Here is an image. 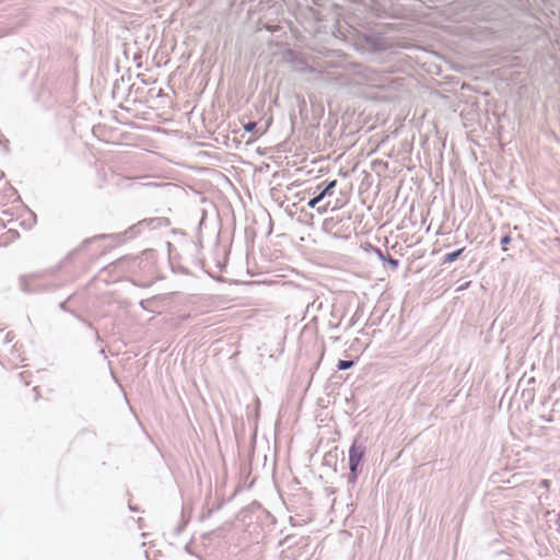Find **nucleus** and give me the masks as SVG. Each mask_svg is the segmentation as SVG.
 <instances>
[{
	"instance_id": "obj_6",
	"label": "nucleus",
	"mask_w": 560,
	"mask_h": 560,
	"mask_svg": "<svg viewBox=\"0 0 560 560\" xmlns=\"http://www.w3.org/2000/svg\"><path fill=\"white\" fill-rule=\"evenodd\" d=\"M386 261L389 264V266L393 268V269H396L399 265L398 260L395 259V258H387Z\"/></svg>"
},
{
	"instance_id": "obj_5",
	"label": "nucleus",
	"mask_w": 560,
	"mask_h": 560,
	"mask_svg": "<svg viewBox=\"0 0 560 560\" xmlns=\"http://www.w3.org/2000/svg\"><path fill=\"white\" fill-rule=\"evenodd\" d=\"M256 126H257V124H256V122H254V121H249V122H247L246 125H244V129H245L246 131H248V132H252V131H254V130H255Z\"/></svg>"
},
{
	"instance_id": "obj_1",
	"label": "nucleus",
	"mask_w": 560,
	"mask_h": 560,
	"mask_svg": "<svg viewBox=\"0 0 560 560\" xmlns=\"http://www.w3.org/2000/svg\"><path fill=\"white\" fill-rule=\"evenodd\" d=\"M336 186H337L336 179L329 182L326 185V187L317 196H315L307 202V206L310 208H315L326 196H330L332 194V190L335 189Z\"/></svg>"
},
{
	"instance_id": "obj_4",
	"label": "nucleus",
	"mask_w": 560,
	"mask_h": 560,
	"mask_svg": "<svg viewBox=\"0 0 560 560\" xmlns=\"http://www.w3.org/2000/svg\"><path fill=\"white\" fill-rule=\"evenodd\" d=\"M352 365H353V361L339 360L338 364H337V368L339 370H347V369H350Z\"/></svg>"
},
{
	"instance_id": "obj_9",
	"label": "nucleus",
	"mask_w": 560,
	"mask_h": 560,
	"mask_svg": "<svg viewBox=\"0 0 560 560\" xmlns=\"http://www.w3.org/2000/svg\"><path fill=\"white\" fill-rule=\"evenodd\" d=\"M326 211H327V207L318 208V212H319V213H323V212H326Z\"/></svg>"
},
{
	"instance_id": "obj_2",
	"label": "nucleus",
	"mask_w": 560,
	"mask_h": 560,
	"mask_svg": "<svg viewBox=\"0 0 560 560\" xmlns=\"http://www.w3.org/2000/svg\"><path fill=\"white\" fill-rule=\"evenodd\" d=\"M364 455V451L362 447L357 446L353 444L349 450V464L350 469L354 471L357 467L359 466L360 462L362 460Z\"/></svg>"
},
{
	"instance_id": "obj_7",
	"label": "nucleus",
	"mask_w": 560,
	"mask_h": 560,
	"mask_svg": "<svg viewBox=\"0 0 560 560\" xmlns=\"http://www.w3.org/2000/svg\"><path fill=\"white\" fill-rule=\"evenodd\" d=\"M510 242H511V236H510V235H505V236H503V237H502V240H501V244H502L503 246L508 245ZM503 249L505 250L506 248H505V247H503Z\"/></svg>"
},
{
	"instance_id": "obj_3",
	"label": "nucleus",
	"mask_w": 560,
	"mask_h": 560,
	"mask_svg": "<svg viewBox=\"0 0 560 560\" xmlns=\"http://www.w3.org/2000/svg\"><path fill=\"white\" fill-rule=\"evenodd\" d=\"M464 252V248H460V249H457L455 252H452V253H448L444 256V262L445 264H448V262H452L454 260H456L460 254Z\"/></svg>"
},
{
	"instance_id": "obj_8",
	"label": "nucleus",
	"mask_w": 560,
	"mask_h": 560,
	"mask_svg": "<svg viewBox=\"0 0 560 560\" xmlns=\"http://www.w3.org/2000/svg\"><path fill=\"white\" fill-rule=\"evenodd\" d=\"M374 252L376 253L377 257L381 260L386 261V258H385L384 254L382 253V250L380 248H374Z\"/></svg>"
}]
</instances>
